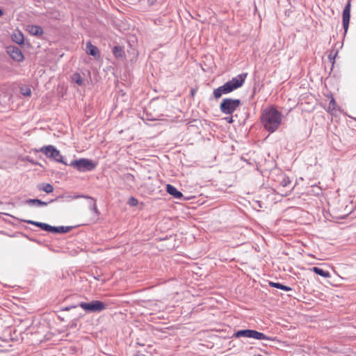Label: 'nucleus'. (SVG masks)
Masks as SVG:
<instances>
[{"mask_svg":"<svg viewBox=\"0 0 356 356\" xmlns=\"http://www.w3.org/2000/svg\"><path fill=\"white\" fill-rule=\"evenodd\" d=\"M282 114L273 106L265 108L261 114V123L266 131L275 132L282 123Z\"/></svg>","mask_w":356,"mask_h":356,"instance_id":"1","label":"nucleus"},{"mask_svg":"<svg viewBox=\"0 0 356 356\" xmlns=\"http://www.w3.org/2000/svg\"><path fill=\"white\" fill-rule=\"evenodd\" d=\"M245 81V74H239L238 77H234L232 80L226 82L224 85L216 88L213 90V96L216 99H219L222 95L232 92L234 90L243 86Z\"/></svg>","mask_w":356,"mask_h":356,"instance_id":"2","label":"nucleus"},{"mask_svg":"<svg viewBox=\"0 0 356 356\" xmlns=\"http://www.w3.org/2000/svg\"><path fill=\"white\" fill-rule=\"evenodd\" d=\"M23 222H25L28 224L33 225L38 227H40L41 229L53 233V234H65L70 232L72 229V227L70 226H59V227H54L47 223L40 222L37 221H33L31 220H21Z\"/></svg>","mask_w":356,"mask_h":356,"instance_id":"3","label":"nucleus"},{"mask_svg":"<svg viewBox=\"0 0 356 356\" xmlns=\"http://www.w3.org/2000/svg\"><path fill=\"white\" fill-rule=\"evenodd\" d=\"M241 104L240 99L225 98L220 104V109L224 114L232 115Z\"/></svg>","mask_w":356,"mask_h":356,"instance_id":"4","label":"nucleus"},{"mask_svg":"<svg viewBox=\"0 0 356 356\" xmlns=\"http://www.w3.org/2000/svg\"><path fill=\"white\" fill-rule=\"evenodd\" d=\"M70 165L79 172H88L93 170L97 164L90 159L83 158L72 161Z\"/></svg>","mask_w":356,"mask_h":356,"instance_id":"5","label":"nucleus"},{"mask_svg":"<svg viewBox=\"0 0 356 356\" xmlns=\"http://www.w3.org/2000/svg\"><path fill=\"white\" fill-rule=\"evenodd\" d=\"M38 152L43 153L48 159H53L58 163L67 165L64 161L62 155L59 150H58L54 145H49L42 147Z\"/></svg>","mask_w":356,"mask_h":356,"instance_id":"6","label":"nucleus"},{"mask_svg":"<svg viewBox=\"0 0 356 356\" xmlns=\"http://www.w3.org/2000/svg\"><path fill=\"white\" fill-rule=\"evenodd\" d=\"M79 306L87 313H99L106 309L107 305L100 300H92L89 302H81Z\"/></svg>","mask_w":356,"mask_h":356,"instance_id":"7","label":"nucleus"},{"mask_svg":"<svg viewBox=\"0 0 356 356\" xmlns=\"http://www.w3.org/2000/svg\"><path fill=\"white\" fill-rule=\"evenodd\" d=\"M293 189L291 187V181L286 175H281V180L278 186V193L282 196H287Z\"/></svg>","mask_w":356,"mask_h":356,"instance_id":"8","label":"nucleus"},{"mask_svg":"<svg viewBox=\"0 0 356 356\" xmlns=\"http://www.w3.org/2000/svg\"><path fill=\"white\" fill-rule=\"evenodd\" d=\"M350 8L351 3L350 0H348L347 3L346 4L343 13H342V24L343 29H344V33L346 34L348 31L350 19Z\"/></svg>","mask_w":356,"mask_h":356,"instance_id":"9","label":"nucleus"},{"mask_svg":"<svg viewBox=\"0 0 356 356\" xmlns=\"http://www.w3.org/2000/svg\"><path fill=\"white\" fill-rule=\"evenodd\" d=\"M6 52L10 55L12 59L17 62H22L24 56L19 47L13 45H10L6 47Z\"/></svg>","mask_w":356,"mask_h":356,"instance_id":"10","label":"nucleus"},{"mask_svg":"<svg viewBox=\"0 0 356 356\" xmlns=\"http://www.w3.org/2000/svg\"><path fill=\"white\" fill-rule=\"evenodd\" d=\"M246 338L257 340H270V338L266 337L264 333L251 329H246Z\"/></svg>","mask_w":356,"mask_h":356,"instance_id":"11","label":"nucleus"},{"mask_svg":"<svg viewBox=\"0 0 356 356\" xmlns=\"http://www.w3.org/2000/svg\"><path fill=\"white\" fill-rule=\"evenodd\" d=\"M56 200H57V198L54 199V200H51L49 202H47L42 201L41 200H39V199H27L24 201V204H28V205L32 206V207H45L49 203L53 202L56 201Z\"/></svg>","mask_w":356,"mask_h":356,"instance_id":"12","label":"nucleus"},{"mask_svg":"<svg viewBox=\"0 0 356 356\" xmlns=\"http://www.w3.org/2000/svg\"><path fill=\"white\" fill-rule=\"evenodd\" d=\"M86 51L88 54L94 56L95 58H99L100 56L98 48L93 45L90 41L86 42Z\"/></svg>","mask_w":356,"mask_h":356,"instance_id":"13","label":"nucleus"},{"mask_svg":"<svg viewBox=\"0 0 356 356\" xmlns=\"http://www.w3.org/2000/svg\"><path fill=\"white\" fill-rule=\"evenodd\" d=\"M166 191L168 194L171 195L175 198L180 199L183 197L182 193L178 191L174 186L171 184L166 185Z\"/></svg>","mask_w":356,"mask_h":356,"instance_id":"14","label":"nucleus"},{"mask_svg":"<svg viewBox=\"0 0 356 356\" xmlns=\"http://www.w3.org/2000/svg\"><path fill=\"white\" fill-rule=\"evenodd\" d=\"M27 30L31 35L38 37L41 36L44 33L42 28L38 25H29Z\"/></svg>","mask_w":356,"mask_h":356,"instance_id":"15","label":"nucleus"},{"mask_svg":"<svg viewBox=\"0 0 356 356\" xmlns=\"http://www.w3.org/2000/svg\"><path fill=\"white\" fill-rule=\"evenodd\" d=\"M12 40L19 45L24 44V38L23 33L19 31H15L12 35Z\"/></svg>","mask_w":356,"mask_h":356,"instance_id":"16","label":"nucleus"},{"mask_svg":"<svg viewBox=\"0 0 356 356\" xmlns=\"http://www.w3.org/2000/svg\"><path fill=\"white\" fill-rule=\"evenodd\" d=\"M37 188L40 191L47 193H51L54 191V186L51 184L42 183L37 186Z\"/></svg>","mask_w":356,"mask_h":356,"instance_id":"17","label":"nucleus"},{"mask_svg":"<svg viewBox=\"0 0 356 356\" xmlns=\"http://www.w3.org/2000/svg\"><path fill=\"white\" fill-rule=\"evenodd\" d=\"M328 98H330V101L329 103V106L327 107V112L331 113L332 115L334 114V112L337 111V103L336 101L332 95V94H330L329 96H327Z\"/></svg>","mask_w":356,"mask_h":356,"instance_id":"18","label":"nucleus"},{"mask_svg":"<svg viewBox=\"0 0 356 356\" xmlns=\"http://www.w3.org/2000/svg\"><path fill=\"white\" fill-rule=\"evenodd\" d=\"M311 270L323 277L327 278L330 277V273L328 271L324 270L323 269L317 266L313 267Z\"/></svg>","mask_w":356,"mask_h":356,"instance_id":"19","label":"nucleus"},{"mask_svg":"<svg viewBox=\"0 0 356 356\" xmlns=\"http://www.w3.org/2000/svg\"><path fill=\"white\" fill-rule=\"evenodd\" d=\"M113 54L115 58H124L125 53L123 48L121 46L116 45L113 48Z\"/></svg>","mask_w":356,"mask_h":356,"instance_id":"20","label":"nucleus"},{"mask_svg":"<svg viewBox=\"0 0 356 356\" xmlns=\"http://www.w3.org/2000/svg\"><path fill=\"white\" fill-rule=\"evenodd\" d=\"M269 285L272 287L279 289L285 291H292V289L290 286L284 285L280 282H269Z\"/></svg>","mask_w":356,"mask_h":356,"instance_id":"21","label":"nucleus"},{"mask_svg":"<svg viewBox=\"0 0 356 356\" xmlns=\"http://www.w3.org/2000/svg\"><path fill=\"white\" fill-rule=\"evenodd\" d=\"M246 201H248L252 209L256 211H259L263 207L262 202L260 200L252 199V200H246Z\"/></svg>","mask_w":356,"mask_h":356,"instance_id":"22","label":"nucleus"},{"mask_svg":"<svg viewBox=\"0 0 356 356\" xmlns=\"http://www.w3.org/2000/svg\"><path fill=\"white\" fill-rule=\"evenodd\" d=\"M72 80L74 83H76L78 86H83V79H82L81 74L79 73H74L72 76Z\"/></svg>","mask_w":356,"mask_h":356,"instance_id":"23","label":"nucleus"},{"mask_svg":"<svg viewBox=\"0 0 356 356\" xmlns=\"http://www.w3.org/2000/svg\"><path fill=\"white\" fill-rule=\"evenodd\" d=\"M338 54V51L332 50L328 55V60L331 64V70H332L333 66L335 63V58Z\"/></svg>","mask_w":356,"mask_h":356,"instance_id":"24","label":"nucleus"},{"mask_svg":"<svg viewBox=\"0 0 356 356\" xmlns=\"http://www.w3.org/2000/svg\"><path fill=\"white\" fill-rule=\"evenodd\" d=\"M20 92L24 96L29 97L31 95V90L29 88H21Z\"/></svg>","mask_w":356,"mask_h":356,"instance_id":"25","label":"nucleus"},{"mask_svg":"<svg viewBox=\"0 0 356 356\" xmlns=\"http://www.w3.org/2000/svg\"><path fill=\"white\" fill-rule=\"evenodd\" d=\"M124 179L128 182H133L134 181L135 177L132 174L127 173L124 175Z\"/></svg>","mask_w":356,"mask_h":356,"instance_id":"26","label":"nucleus"},{"mask_svg":"<svg viewBox=\"0 0 356 356\" xmlns=\"http://www.w3.org/2000/svg\"><path fill=\"white\" fill-rule=\"evenodd\" d=\"M128 204L131 207H136L138 204V201L134 197H131L128 200Z\"/></svg>","mask_w":356,"mask_h":356,"instance_id":"27","label":"nucleus"},{"mask_svg":"<svg viewBox=\"0 0 356 356\" xmlns=\"http://www.w3.org/2000/svg\"><path fill=\"white\" fill-rule=\"evenodd\" d=\"M236 337H245V330H241L234 334Z\"/></svg>","mask_w":356,"mask_h":356,"instance_id":"28","label":"nucleus"},{"mask_svg":"<svg viewBox=\"0 0 356 356\" xmlns=\"http://www.w3.org/2000/svg\"><path fill=\"white\" fill-rule=\"evenodd\" d=\"M91 209L97 214L99 215V212L98 211L97 204L95 202L93 203V204L91 207Z\"/></svg>","mask_w":356,"mask_h":356,"instance_id":"29","label":"nucleus"},{"mask_svg":"<svg viewBox=\"0 0 356 356\" xmlns=\"http://www.w3.org/2000/svg\"><path fill=\"white\" fill-rule=\"evenodd\" d=\"M78 306H79V305H72V306L66 307L63 308L62 311H70L71 309L76 308Z\"/></svg>","mask_w":356,"mask_h":356,"instance_id":"30","label":"nucleus"},{"mask_svg":"<svg viewBox=\"0 0 356 356\" xmlns=\"http://www.w3.org/2000/svg\"><path fill=\"white\" fill-rule=\"evenodd\" d=\"M76 325H77L76 321L75 320H73L70 324V327L75 328L76 327Z\"/></svg>","mask_w":356,"mask_h":356,"instance_id":"31","label":"nucleus"},{"mask_svg":"<svg viewBox=\"0 0 356 356\" xmlns=\"http://www.w3.org/2000/svg\"><path fill=\"white\" fill-rule=\"evenodd\" d=\"M233 118H234L233 116L226 117V118H225V120L227 122H229V123H232V122H233V121H234Z\"/></svg>","mask_w":356,"mask_h":356,"instance_id":"32","label":"nucleus"},{"mask_svg":"<svg viewBox=\"0 0 356 356\" xmlns=\"http://www.w3.org/2000/svg\"><path fill=\"white\" fill-rule=\"evenodd\" d=\"M79 197H85V198H89V199H91L92 200H94L93 198H92L91 197H89V196H85V195H77L75 197V198H79Z\"/></svg>","mask_w":356,"mask_h":356,"instance_id":"33","label":"nucleus"},{"mask_svg":"<svg viewBox=\"0 0 356 356\" xmlns=\"http://www.w3.org/2000/svg\"><path fill=\"white\" fill-rule=\"evenodd\" d=\"M195 92H196L195 89H191V96H194Z\"/></svg>","mask_w":356,"mask_h":356,"instance_id":"34","label":"nucleus"},{"mask_svg":"<svg viewBox=\"0 0 356 356\" xmlns=\"http://www.w3.org/2000/svg\"><path fill=\"white\" fill-rule=\"evenodd\" d=\"M136 356H145L144 354L140 353L139 351L137 352Z\"/></svg>","mask_w":356,"mask_h":356,"instance_id":"35","label":"nucleus"},{"mask_svg":"<svg viewBox=\"0 0 356 356\" xmlns=\"http://www.w3.org/2000/svg\"><path fill=\"white\" fill-rule=\"evenodd\" d=\"M156 0H148L152 4L154 3Z\"/></svg>","mask_w":356,"mask_h":356,"instance_id":"36","label":"nucleus"},{"mask_svg":"<svg viewBox=\"0 0 356 356\" xmlns=\"http://www.w3.org/2000/svg\"><path fill=\"white\" fill-rule=\"evenodd\" d=\"M3 14V10L0 8V17H1Z\"/></svg>","mask_w":356,"mask_h":356,"instance_id":"37","label":"nucleus"},{"mask_svg":"<svg viewBox=\"0 0 356 356\" xmlns=\"http://www.w3.org/2000/svg\"><path fill=\"white\" fill-rule=\"evenodd\" d=\"M245 162H246L247 164H250V163L248 161V159L245 160Z\"/></svg>","mask_w":356,"mask_h":356,"instance_id":"38","label":"nucleus"},{"mask_svg":"<svg viewBox=\"0 0 356 356\" xmlns=\"http://www.w3.org/2000/svg\"><path fill=\"white\" fill-rule=\"evenodd\" d=\"M138 344L140 345V346H144V344H140L139 343H138Z\"/></svg>","mask_w":356,"mask_h":356,"instance_id":"39","label":"nucleus"}]
</instances>
